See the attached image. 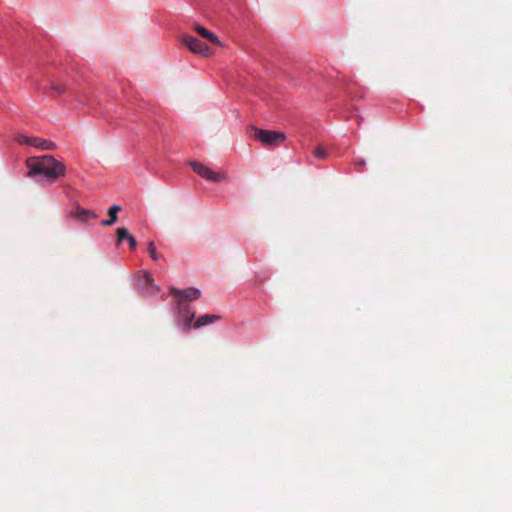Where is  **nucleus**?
Listing matches in <instances>:
<instances>
[{"label":"nucleus","instance_id":"nucleus-1","mask_svg":"<svg viewBox=\"0 0 512 512\" xmlns=\"http://www.w3.org/2000/svg\"><path fill=\"white\" fill-rule=\"evenodd\" d=\"M26 164L28 167L27 175L38 177V181L41 183L52 184L66 174L65 165L50 155L29 158Z\"/></svg>","mask_w":512,"mask_h":512},{"label":"nucleus","instance_id":"nucleus-2","mask_svg":"<svg viewBox=\"0 0 512 512\" xmlns=\"http://www.w3.org/2000/svg\"><path fill=\"white\" fill-rule=\"evenodd\" d=\"M254 137L264 146L275 147L286 140V135L279 131L254 128Z\"/></svg>","mask_w":512,"mask_h":512},{"label":"nucleus","instance_id":"nucleus-3","mask_svg":"<svg viewBox=\"0 0 512 512\" xmlns=\"http://www.w3.org/2000/svg\"><path fill=\"white\" fill-rule=\"evenodd\" d=\"M190 166L196 174L209 181L220 182L225 179V175L223 173L212 171L209 167L200 162L191 161Z\"/></svg>","mask_w":512,"mask_h":512},{"label":"nucleus","instance_id":"nucleus-4","mask_svg":"<svg viewBox=\"0 0 512 512\" xmlns=\"http://www.w3.org/2000/svg\"><path fill=\"white\" fill-rule=\"evenodd\" d=\"M182 42L193 53L207 55L209 52V47L207 44L194 36L184 35L182 37Z\"/></svg>","mask_w":512,"mask_h":512},{"label":"nucleus","instance_id":"nucleus-5","mask_svg":"<svg viewBox=\"0 0 512 512\" xmlns=\"http://www.w3.org/2000/svg\"><path fill=\"white\" fill-rule=\"evenodd\" d=\"M20 142L45 151L54 150L56 148V144L54 142L40 137L23 136Z\"/></svg>","mask_w":512,"mask_h":512},{"label":"nucleus","instance_id":"nucleus-6","mask_svg":"<svg viewBox=\"0 0 512 512\" xmlns=\"http://www.w3.org/2000/svg\"><path fill=\"white\" fill-rule=\"evenodd\" d=\"M69 218L78 219L81 222H87L91 219L97 218V214L90 210L83 208L79 204H76L71 210L67 212Z\"/></svg>","mask_w":512,"mask_h":512},{"label":"nucleus","instance_id":"nucleus-7","mask_svg":"<svg viewBox=\"0 0 512 512\" xmlns=\"http://www.w3.org/2000/svg\"><path fill=\"white\" fill-rule=\"evenodd\" d=\"M171 294L174 295L179 301L182 300H197L201 296V292L198 288L188 287L184 290H180L178 288H171Z\"/></svg>","mask_w":512,"mask_h":512},{"label":"nucleus","instance_id":"nucleus-8","mask_svg":"<svg viewBox=\"0 0 512 512\" xmlns=\"http://www.w3.org/2000/svg\"><path fill=\"white\" fill-rule=\"evenodd\" d=\"M221 319L220 315L216 314H204L197 317L193 323L194 329H199L207 325L213 324Z\"/></svg>","mask_w":512,"mask_h":512},{"label":"nucleus","instance_id":"nucleus-9","mask_svg":"<svg viewBox=\"0 0 512 512\" xmlns=\"http://www.w3.org/2000/svg\"><path fill=\"white\" fill-rule=\"evenodd\" d=\"M116 233H117V237H118V241L119 242H122L124 240H127V242L129 243V246L131 249H136L137 247V242H136V239L133 235H131L128 230L124 227H119L117 228L116 230Z\"/></svg>","mask_w":512,"mask_h":512},{"label":"nucleus","instance_id":"nucleus-10","mask_svg":"<svg viewBox=\"0 0 512 512\" xmlns=\"http://www.w3.org/2000/svg\"><path fill=\"white\" fill-rule=\"evenodd\" d=\"M121 207L118 205H112L109 210V219H105L101 221L103 226H111L117 221V213L120 211Z\"/></svg>","mask_w":512,"mask_h":512},{"label":"nucleus","instance_id":"nucleus-11","mask_svg":"<svg viewBox=\"0 0 512 512\" xmlns=\"http://www.w3.org/2000/svg\"><path fill=\"white\" fill-rule=\"evenodd\" d=\"M195 31L200 36L206 38L207 40H209L212 43H218L219 42L217 36L214 33H212L211 31L207 30L203 26H200V25L195 26Z\"/></svg>","mask_w":512,"mask_h":512},{"label":"nucleus","instance_id":"nucleus-12","mask_svg":"<svg viewBox=\"0 0 512 512\" xmlns=\"http://www.w3.org/2000/svg\"><path fill=\"white\" fill-rule=\"evenodd\" d=\"M147 249H148V252L150 254V257L154 260V261H157L160 256L159 254L157 253V250H156V246L154 244V242H149L148 245H147Z\"/></svg>","mask_w":512,"mask_h":512},{"label":"nucleus","instance_id":"nucleus-13","mask_svg":"<svg viewBox=\"0 0 512 512\" xmlns=\"http://www.w3.org/2000/svg\"><path fill=\"white\" fill-rule=\"evenodd\" d=\"M313 155L314 157L318 158V159H326L327 157V151L324 147L322 146H317L314 151H313Z\"/></svg>","mask_w":512,"mask_h":512},{"label":"nucleus","instance_id":"nucleus-14","mask_svg":"<svg viewBox=\"0 0 512 512\" xmlns=\"http://www.w3.org/2000/svg\"><path fill=\"white\" fill-rule=\"evenodd\" d=\"M184 318L186 320V328L185 330L188 331L191 329V322L193 321L195 317V313L193 311H190L189 309L184 313Z\"/></svg>","mask_w":512,"mask_h":512},{"label":"nucleus","instance_id":"nucleus-15","mask_svg":"<svg viewBox=\"0 0 512 512\" xmlns=\"http://www.w3.org/2000/svg\"><path fill=\"white\" fill-rule=\"evenodd\" d=\"M355 169L358 172H361L364 170L366 162L364 159L356 160L354 161Z\"/></svg>","mask_w":512,"mask_h":512},{"label":"nucleus","instance_id":"nucleus-16","mask_svg":"<svg viewBox=\"0 0 512 512\" xmlns=\"http://www.w3.org/2000/svg\"><path fill=\"white\" fill-rule=\"evenodd\" d=\"M143 275L146 283L152 285L154 281L152 275L148 271H143Z\"/></svg>","mask_w":512,"mask_h":512},{"label":"nucleus","instance_id":"nucleus-17","mask_svg":"<svg viewBox=\"0 0 512 512\" xmlns=\"http://www.w3.org/2000/svg\"><path fill=\"white\" fill-rule=\"evenodd\" d=\"M52 88L57 91L58 94H63L65 92V89L62 86L59 85H53Z\"/></svg>","mask_w":512,"mask_h":512}]
</instances>
